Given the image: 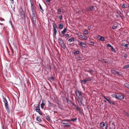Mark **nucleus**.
<instances>
[{"label": "nucleus", "mask_w": 129, "mask_h": 129, "mask_svg": "<svg viewBox=\"0 0 129 129\" xmlns=\"http://www.w3.org/2000/svg\"><path fill=\"white\" fill-rule=\"evenodd\" d=\"M18 12L19 15L21 18V19L23 20H25V13L22 9L21 7L20 6V7L19 8L18 10Z\"/></svg>", "instance_id": "obj_1"}, {"label": "nucleus", "mask_w": 129, "mask_h": 129, "mask_svg": "<svg viewBox=\"0 0 129 129\" xmlns=\"http://www.w3.org/2000/svg\"><path fill=\"white\" fill-rule=\"evenodd\" d=\"M52 24L53 25V35H56L57 33V30L56 28L57 26L56 24L55 23H52Z\"/></svg>", "instance_id": "obj_2"}, {"label": "nucleus", "mask_w": 129, "mask_h": 129, "mask_svg": "<svg viewBox=\"0 0 129 129\" xmlns=\"http://www.w3.org/2000/svg\"><path fill=\"white\" fill-rule=\"evenodd\" d=\"M75 92L76 96L78 97L82 96L81 92L79 90L77 89L75 90Z\"/></svg>", "instance_id": "obj_3"}, {"label": "nucleus", "mask_w": 129, "mask_h": 129, "mask_svg": "<svg viewBox=\"0 0 129 129\" xmlns=\"http://www.w3.org/2000/svg\"><path fill=\"white\" fill-rule=\"evenodd\" d=\"M78 97L79 99V100H78V102L79 103L80 102L82 105L84 106V105L83 103V99L82 96Z\"/></svg>", "instance_id": "obj_4"}, {"label": "nucleus", "mask_w": 129, "mask_h": 129, "mask_svg": "<svg viewBox=\"0 0 129 129\" xmlns=\"http://www.w3.org/2000/svg\"><path fill=\"white\" fill-rule=\"evenodd\" d=\"M59 35L61 37H64L65 38H67L69 36V35L68 34H61L60 33H59Z\"/></svg>", "instance_id": "obj_5"}, {"label": "nucleus", "mask_w": 129, "mask_h": 129, "mask_svg": "<svg viewBox=\"0 0 129 129\" xmlns=\"http://www.w3.org/2000/svg\"><path fill=\"white\" fill-rule=\"evenodd\" d=\"M62 125L66 127H69L71 126V124L70 123L62 122Z\"/></svg>", "instance_id": "obj_6"}, {"label": "nucleus", "mask_w": 129, "mask_h": 129, "mask_svg": "<svg viewBox=\"0 0 129 129\" xmlns=\"http://www.w3.org/2000/svg\"><path fill=\"white\" fill-rule=\"evenodd\" d=\"M98 38L99 40H101L102 41H105V38L101 36L100 35H98Z\"/></svg>", "instance_id": "obj_7"}, {"label": "nucleus", "mask_w": 129, "mask_h": 129, "mask_svg": "<svg viewBox=\"0 0 129 129\" xmlns=\"http://www.w3.org/2000/svg\"><path fill=\"white\" fill-rule=\"evenodd\" d=\"M78 44L79 45L81 46H82L84 47H85V46L86 45V44L85 43L82 42L80 41H78Z\"/></svg>", "instance_id": "obj_8"}, {"label": "nucleus", "mask_w": 129, "mask_h": 129, "mask_svg": "<svg viewBox=\"0 0 129 129\" xmlns=\"http://www.w3.org/2000/svg\"><path fill=\"white\" fill-rule=\"evenodd\" d=\"M103 96L105 99L107 100L110 104H111V103H112L113 104H114L113 102H111V101L110 100L109 98L108 97H106L104 95H103Z\"/></svg>", "instance_id": "obj_9"}, {"label": "nucleus", "mask_w": 129, "mask_h": 129, "mask_svg": "<svg viewBox=\"0 0 129 129\" xmlns=\"http://www.w3.org/2000/svg\"><path fill=\"white\" fill-rule=\"evenodd\" d=\"M31 20L32 22L35 24L36 23V17H31Z\"/></svg>", "instance_id": "obj_10"}, {"label": "nucleus", "mask_w": 129, "mask_h": 129, "mask_svg": "<svg viewBox=\"0 0 129 129\" xmlns=\"http://www.w3.org/2000/svg\"><path fill=\"white\" fill-rule=\"evenodd\" d=\"M3 101L5 104V106H7L8 105V102L6 99L3 96Z\"/></svg>", "instance_id": "obj_11"}, {"label": "nucleus", "mask_w": 129, "mask_h": 129, "mask_svg": "<svg viewBox=\"0 0 129 129\" xmlns=\"http://www.w3.org/2000/svg\"><path fill=\"white\" fill-rule=\"evenodd\" d=\"M58 42L59 43V44L64 43L63 41L64 40H63L61 38H60V37H59L58 38Z\"/></svg>", "instance_id": "obj_12"}, {"label": "nucleus", "mask_w": 129, "mask_h": 129, "mask_svg": "<svg viewBox=\"0 0 129 129\" xmlns=\"http://www.w3.org/2000/svg\"><path fill=\"white\" fill-rule=\"evenodd\" d=\"M107 123V122L106 121L105 123L103 122H102L100 124V126L101 127H103V128L105 126V124Z\"/></svg>", "instance_id": "obj_13"}, {"label": "nucleus", "mask_w": 129, "mask_h": 129, "mask_svg": "<svg viewBox=\"0 0 129 129\" xmlns=\"http://www.w3.org/2000/svg\"><path fill=\"white\" fill-rule=\"evenodd\" d=\"M79 37L81 38L86 40L87 39V37L85 36H83L81 35H80L79 36Z\"/></svg>", "instance_id": "obj_14"}, {"label": "nucleus", "mask_w": 129, "mask_h": 129, "mask_svg": "<svg viewBox=\"0 0 129 129\" xmlns=\"http://www.w3.org/2000/svg\"><path fill=\"white\" fill-rule=\"evenodd\" d=\"M64 24L63 23H61L59 25L58 27L59 29H62L63 27H64Z\"/></svg>", "instance_id": "obj_15"}, {"label": "nucleus", "mask_w": 129, "mask_h": 129, "mask_svg": "<svg viewBox=\"0 0 129 129\" xmlns=\"http://www.w3.org/2000/svg\"><path fill=\"white\" fill-rule=\"evenodd\" d=\"M59 45L60 46L64 49H65L66 48V47L64 43L60 44Z\"/></svg>", "instance_id": "obj_16"}, {"label": "nucleus", "mask_w": 129, "mask_h": 129, "mask_svg": "<svg viewBox=\"0 0 129 129\" xmlns=\"http://www.w3.org/2000/svg\"><path fill=\"white\" fill-rule=\"evenodd\" d=\"M36 120L39 122H41L42 121V120L40 118V117H39V116H37L36 118Z\"/></svg>", "instance_id": "obj_17"}, {"label": "nucleus", "mask_w": 129, "mask_h": 129, "mask_svg": "<svg viewBox=\"0 0 129 129\" xmlns=\"http://www.w3.org/2000/svg\"><path fill=\"white\" fill-rule=\"evenodd\" d=\"M94 7V6H92L90 7L89 8H88L87 10L88 11H90L93 10Z\"/></svg>", "instance_id": "obj_18"}, {"label": "nucleus", "mask_w": 129, "mask_h": 129, "mask_svg": "<svg viewBox=\"0 0 129 129\" xmlns=\"http://www.w3.org/2000/svg\"><path fill=\"white\" fill-rule=\"evenodd\" d=\"M124 96L123 95H121L119 97H118V99L119 100H123L124 99Z\"/></svg>", "instance_id": "obj_19"}, {"label": "nucleus", "mask_w": 129, "mask_h": 129, "mask_svg": "<svg viewBox=\"0 0 129 129\" xmlns=\"http://www.w3.org/2000/svg\"><path fill=\"white\" fill-rule=\"evenodd\" d=\"M74 39L73 37L72 38L69 39L68 40V41L69 42V43H71L73 41L74 42Z\"/></svg>", "instance_id": "obj_20"}, {"label": "nucleus", "mask_w": 129, "mask_h": 129, "mask_svg": "<svg viewBox=\"0 0 129 129\" xmlns=\"http://www.w3.org/2000/svg\"><path fill=\"white\" fill-rule=\"evenodd\" d=\"M67 28L65 27L63 30L61 32V34H65L67 30Z\"/></svg>", "instance_id": "obj_21"}, {"label": "nucleus", "mask_w": 129, "mask_h": 129, "mask_svg": "<svg viewBox=\"0 0 129 129\" xmlns=\"http://www.w3.org/2000/svg\"><path fill=\"white\" fill-rule=\"evenodd\" d=\"M112 71L114 72L115 73V74H117L118 75H121V74H120L119 72L117 71H116V70H112Z\"/></svg>", "instance_id": "obj_22"}, {"label": "nucleus", "mask_w": 129, "mask_h": 129, "mask_svg": "<svg viewBox=\"0 0 129 129\" xmlns=\"http://www.w3.org/2000/svg\"><path fill=\"white\" fill-rule=\"evenodd\" d=\"M77 119V118L76 117L75 118H72L71 119V121L74 122H76Z\"/></svg>", "instance_id": "obj_23"}, {"label": "nucleus", "mask_w": 129, "mask_h": 129, "mask_svg": "<svg viewBox=\"0 0 129 129\" xmlns=\"http://www.w3.org/2000/svg\"><path fill=\"white\" fill-rule=\"evenodd\" d=\"M123 114L124 115H125V116H127V117H129V114L128 113V112H127L125 111H124L123 112Z\"/></svg>", "instance_id": "obj_24"}, {"label": "nucleus", "mask_w": 129, "mask_h": 129, "mask_svg": "<svg viewBox=\"0 0 129 129\" xmlns=\"http://www.w3.org/2000/svg\"><path fill=\"white\" fill-rule=\"evenodd\" d=\"M8 105H7V106H5V107L6 108V110H7V112L9 113L10 112V110H9V107H8Z\"/></svg>", "instance_id": "obj_25"}, {"label": "nucleus", "mask_w": 129, "mask_h": 129, "mask_svg": "<svg viewBox=\"0 0 129 129\" xmlns=\"http://www.w3.org/2000/svg\"><path fill=\"white\" fill-rule=\"evenodd\" d=\"M112 97L115 98L116 99H118V97L117 96V95L116 94H113L111 95Z\"/></svg>", "instance_id": "obj_26"}, {"label": "nucleus", "mask_w": 129, "mask_h": 129, "mask_svg": "<svg viewBox=\"0 0 129 129\" xmlns=\"http://www.w3.org/2000/svg\"><path fill=\"white\" fill-rule=\"evenodd\" d=\"M117 24H114L112 26V28L113 29H115L117 28Z\"/></svg>", "instance_id": "obj_27"}, {"label": "nucleus", "mask_w": 129, "mask_h": 129, "mask_svg": "<svg viewBox=\"0 0 129 129\" xmlns=\"http://www.w3.org/2000/svg\"><path fill=\"white\" fill-rule=\"evenodd\" d=\"M45 105V103H44L43 102L41 104V108L43 109L44 108V106Z\"/></svg>", "instance_id": "obj_28"}, {"label": "nucleus", "mask_w": 129, "mask_h": 129, "mask_svg": "<svg viewBox=\"0 0 129 129\" xmlns=\"http://www.w3.org/2000/svg\"><path fill=\"white\" fill-rule=\"evenodd\" d=\"M40 103H39L38 104V106L37 107H36V109H35V110H36V109H38L39 108H40Z\"/></svg>", "instance_id": "obj_29"}, {"label": "nucleus", "mask_w": 129, "mask_h": 129, "mask_svg": "<svg viewBox=\"0 0 129 129\" xmlns=\"http://www.w3.org/2000/svg\"><path fill=\"white\" fill-rule=\"evenodd\" d=\"M80 51H78L77 50L75 52H74V54H79L80 53Z\"/></svg>", "instance_id": "obj_30"}, {"label": "nucleus", "mask_w": 129, "mask_h": 129, "mask_svg": "<svg viewBox=\"0 0 129 129\" xmlns=\"http://www.w3.org/2000/svg\"><path fill=\"white\" fill-rule=\"evenodd\" d=\"M87 82L86 80H85V79L82 80L81 82V83L82 84H85V83L86 82Z\"/></svg>", "instance_id": "obj_31"}, {"label": "nucleus", "mask_w": 129, "mask_h": 129, "mask_svg": "<svg viewBox=\"0 0 129 129\" xmlns=\"http://www.w3.org/2000/svg\"><path fill=\"white\" fill-rule=\"evenodd\" d=\"M46 119L48 121L50 120V116L49 115H47L46 117Z\"/></svg>", "instance_id": "obj_32"}, {"label": "nucleus", "mask_w": 129, "mask_h": 129, "mask_svg": "<svg viewBox=\"0 0 129 129\" xmlns=\"http://www.w3.org/2000/svg\"><path fill=\"white\" fill-rule=\"evenodd\" d=\"M111 50L112 51L114 52H116V51L115 49L114 48H113V47L112 46L111 47Z\"/></svg>", "instance_id": "obj_33"}, {"label": "nucleus", "mask_w": 129, "mask_h": 129, "mask_svg": "<svg viewBox=\"0 0 129 129\" xmlns=\"http://www.w3.org/2000/svg\"><path fill=\"white\" fill-rule=\"evenodd\" d=\"M129 68V64H126L125 66L123 67V69H124Z\"/></svg>", "instance_id": "obj_34"}, {"label": "nucleus", "mask_w": 129, "mask_h": 129, "mask_svg": "<svg viewBox=\"0 0 129 129\" xmlns=\"http://www.w3.org/2000/svg\"><path fill=\"white\" fill-rule=\"evenodd\" d=\"M58 12L57 13V14L58 15H59L60 14L61 12V9H59L58 10Z\"/></svg>", "instance_id": "obj_35"}, {"label": "nucleus", "mask_w": 129, "mask_h": 129, "mask_svg": "<svg viewBox=\"0 0 129 129\" xmlns=\"http://www.w3.org/2000/svg\"><path fill=\"white\" fill-rule=\"evenodd\" d=\"M76 58L78 60L81 61L82 60V58L80 56L77 57Z\"/></svg>", "instance_id": "obj_36"}, {"label": "nucleus", "mask_w": 129, "mask_h": 129, "mask_svg": "<svg viewBox=\"0 0 129 129\" xmlns=\"http://www.w3.org/2000/svg\"><path fill=\"white\" fill-rule=\"evenodd\" d=\"M48 106H52L53 105V104L49 101H48Z\"/></svg>", "instance_id": "obj_37"}, {"label": "nucleus", "mask_w": 129, "mask_h": 129, "mask_svg": "<svg viewBox=\"0 0 129 129\" xmlns=\"http://www.w3.org/2000/svg\"><path fill=\"white\" fill-rule=\"evenodd\" d=\"M108 123L107 122L105 124V126L103 127L104 129H107L108 127Z\"/></svg>", "instance_id": "obj_38"}, {"label": "nucleus", "mask_w": 129, "mask_h": 129, "mask_svg": "<svg viewBox=\"0 0 129 129\" xmlns=\"http://www.w3.org/2000/svg\"><path fill=\"white\" fill-rule=\"evenodd\" d=\"M124 85H125V87H126L127 88L129 89V84L127 83H126L124 84Z\"/></svg>", "instance_id": "obj_39"}, {"label": "nucleus", "mask_w": 129, "mask_h": 129, "mask_svg": "<svg viewBox=\"0 0 129 129\" xmlns=\"http://www.w3.org/2000/svg\"><path fill=\"white\" fill-rule=\"evenodd\" d=\"M120 17L122 19L124 18L125 17L123 14L121 13V14L119 15Z\"/></svg>", "instance_id": "obj_40"}, {"label": "nucleus", "mask_w": 129, "mask_h": 129, "mask_svg": "<svg viewBox=\"0 0 129 129\" xmlns=\"http://www.w3.org/2000/svg\"><path fill=\"white\" fill-rule=\"evenodd\" d=\"M39 8L42 11H44V10L43 9H42V8L40 3H39Z\"/></svg>", "instance_id": "obj_41"}, {"label": "nucleus", "mask_w": 129, "mask_h": 129, "mask_svg": "<svg viewBox=\"0 0 129 129\" xmlns=\"http://www.w3.org/2000/svg\"><path fill=\"white\" fill-rule=\"evenodd\" d=\"M84 34H85V35H87L88 34V30H85L84 32Z\"/></svg>", "instance_id": "obj_42"}, {"label": "nucleus", "mask_w": 129, "mask_h": 129, "mask_svg": "<svg viewBox=\"0 0 129 129\" xmlns=\"http://www.w3.org/2000/svg\"><path fill=\"white\" fill-rule=\"evenodd\" d=\"M85 80H86V81H91V79L90 78H87L85 79Z\"/></svg>", "instance_id": "obj_43"}, {"label": "nucleus", "mask_w": 129, "mask_h": 129, "mask_svg": "<svg viewBox=\"0 0 129 129\" xmlns=\"http://www.w3.org/2000/svg\"><path fill=\"white\" fill-rule=\"evenodd\" d=\"M117 12L118 13V14H119V15L120 14H121V11L119 10H117Z\"/></svg>", "instance_id": "obj_44"}, {"label": "nucleus", "mask_w": 129, "mask_h": 129, "mask_svg": "<svg viewBox=\"0 0 129 129\" xmlns=\"http://www.w3.org/2000/svg\"><path fill=\"white\" fill-rule=\"evenodd\" d=\"M77 107L76 108V109L77 111H80V108L78 106H77Z\"/></svg>", "instance_id": "obj_45"}, {"label": "nucleus", "mask_w": 129, "mask_h": 129, "mask_svg": "<svg viewBox=\"0 0 129 129\" xmlns=\"http://www.w3.org/2000/svg\"><path fill=\"white\" fill-rule=\"evenodd\" d=\"M66 100L67 102L68 103H69V102H72L71 101H70L69 99L66 98Z\"/></svg>", "instance_id": "obj_46"}, {"label": "nucleus", "mask_w": 129, "mask_h": 129, "mask_svg": "<svg viewBox=\"0 0 129 129\" xmlns=\"http://www.w3.org/2000/svg\"><path fill=\"white\" fill-rule=\"evenodd\" d=\"M37 112L39 113V114L40 115H42V112H41V110L39 111L38 112Z\"/></svg>", "instance_id": "obj_47"}, {"label": "nucleus", "mask_w": 129, "mask_h": 129, "mask_svg": "<svg viewBox=\"0 0 129 129\" xmlns=\"http://www.w3.org/2000/svg\"><path fill=\"white\" fill-rule=\"evenodd\" d=\"M49 78L51 80H52L53 81L54 80V77L52 76L51 77H50L49 78Z\"/></svg>", "instance_id": "obj_48"}, {"label": "nucleus", "mask_w": 129, "mask_h": 129, "mask_svg": "<svg viewBox=\"0 0 129 129\" xmlns=\"http://www.w3.org/2000/svg\"><path fill=\"white\" fill-rule=\"evenodd\" d=\"M94 42H90V43H89V44L92 45H94Z\"/></svg>", "instance_id": "obj_49"}, {"label": "nucleus", "mask_w": 129, "mask_h": 129, "mask_svg": "<svg viewBox=\"0 0 129 129\" xmlns=\"http://www.w3.org/2000/svg\"><path fill=\"white\" fill-rule=\"evenodd\" d=\"M126 14L127 16L129 17V10H128L127 11Z\"/></svg>", "instance_id": "obj_50"}, {"label": "nucleus", "mask_w": 129, "mask_h": 129, "mask_svg": "<svg viewBox=\"0 0 129 129\" xmlns=\"http://www.w3.org/2000/svg\"><path fill=\"white\" fill-rule=\"evenodd\" d=\"M124 57L125 58H126L127 57V55L126 54H124Z\"/></svg>", "instance_id": "obj_51"}, {"label": "nucleus", "mask_w": 129, "mask_h": 129, "mask_svg": "<svg viewBox=\"0 0 129 129\" xmlns=\"http://www.w3.org/2000/svg\"><path fill=\"white\" fill-rule=\"evenodd\" d=\"M112 46L110 44H108L107 45V47H111Z\"/></svg>", "instance_id": "obj_52"}, {"label": "nucleus", "mask_w": 129, "mask_h": 129, "mask_svg": "<svg viewBox=\"0 0 129 129\" xmlns=\"http://www.w3.org/2000/svg\"><path fill=\"white\" fill-rule=\"evenodd\" d=\"M12 28L13 30L14 31V30L15 29V28H14V25H11Z\"/></svg>", "instance_id": "obj_53"}, {"label": "nucleus", "mask_w": 129, "mask_h": 129, "mask_svg": "<svg viewBox=\"0 0 129 129\" xmlns=\"http://www.w3.org/2000/svg\"><path fill=\"white\" fill-rule=\"evenodd\" d=\"M93 71L92 70H89L88 71V72L90 73H91L93 72Z\"/></svg>", "instance_id": "obj_54"}, {"label": "nucleus", "mask_w": 129, "mask_h": 129, "mask_svg": "<svg viewBox=\"0 0 129 129\" xmlns=\"http://www.w3.org/2000/svg\"><path fill=\"white\" fill-rule=\"evenodd\" d=\"M59 19L60 20H61L62 18V15H60L59 16Z\"/></svg>", "instance_id": "obj_55"}, {"label": "nucleus", "mask_w": 129, "mask_h": 129, "mask_svg": "<svg viewBox=\"0 0 129 129\" xmlns=\"http://www.w3.org/2000/svg\"><path fill=\"white\" fill-rule=\"evenodd\" d=\"M9 22L10 23V24L11 26L12 25H13L12 22V21L11 20H9Z\"/></svg>", "instance_id": "obj_56"}, {"label": "nucleus", "mask_w": 129, "mask_h": 129, "mask_svg": "<svg viewBox=\"0 0 129 129\" xmlns=\"http://www.w3.org/2000/svg\"><path fill=\"white\" fill-rule=\"evenodd\" d=\"M124 46L128 48V44H126L124 45Z\"/></svg>", "instance_id": "obj_57"}, {"label": "nucleus", "mask_w": 129, "mask_h": 129, "mask_svg": "<svg viewBox=\"0 0 129 129\" xmlns=\"http://www.w3.org/2000/svg\"><path fill=\"white\" fill-rule=\"evenodd\" d=\"M40 108H39V109H36V110H35V111L37 112H38L39 111H40Z\"/></svg>", "instance_id": "obj_58"}, {"label": "nucleus", "mask_w": 129, "mask_h": 129, "mask_svg": "<svg viewBox=\"0 0 129 129\" xmlns=\"http://www.w3.org/2000/svg\"><path fill=\"white\" fill-rule=\"evenodd\" d=\"M105 59H101V61L103 62H104V61H105Z\"/></svg>", "instance_id": "obj_59"}, {"label": "nucleus", "mask_w": 129, "mask_h": 129, "mask_svg": "<svg viewBox=\"0 0 129 129\" xmlns=\"http://www.w3.org/2000/svg\"><path fill=\"white\" fill-rule=\"evenodd\" d=\"M32 17H35L36 16L35 15V14H31Z\"/></svg>", "instance_id": "obj_60"}, {"label": "nucleus", "mask_w": 129, "mask_h": 129, "mask_svg": "<svg viewBox=\"0 0 129 129\" xmlns=\"http://www.w3.org/2000/svg\"><path fill=\"white\" fill-rule=\"evenodd\" d=\"M88 28L89 30H90L91 28V26H88Z\"/></svg>", "instance_id": "obj_61"}, {"label": "nucleus", "mask_w": 129, "mask_h": 129, "mask_svg": "<svg viewBox=\"0 0 129 129\" xmlns=\"http://www.w3.org/2000/svg\"><path fill=\"white\" fill-rule=\"evenodd\" d=\"M31 11H35V10L34 9V8L33 7L31 8Z\"/></svg>", "instance_id": "obj_62"}, {"label": "nucleus", "mask_w": 129, "mask_h": 129, "mask_svg": "<svg viewBox=\"0 0 129 129\" xmlns=\"http://www.w3.org/2000/svg\"><path fill=\"white\" fill-rule=\"evenodd\" d=\"M72 104L75 107H76L77 106L74 103H73Z\"/></svg>", "instance_id": "obj_63"}, {"label": "nucleus", "mask_w": 129, "mask_h": 129, "mask_svg": "<svg viewBox=\"0 0 129 129\" xmlns=\"http://www.w3.org/2000/svg\"><path fill=\"white\" fill-rule=\"evenodd\" d=\"M117 97H119L121 95V94H117Z\"/></svg>", "instance_id": "obj_64"}]
</instances>
